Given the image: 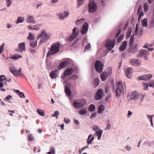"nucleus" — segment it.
Segmentation results:
<instances>
[{
  "instance_id": "f257e3e1",
  "label": "nucleus",
  "mask_w": 154,
  "mask_h": 154,
  "mask_svg": "<svg viewBox=\"0 0 154 154\" xmlns=\"http://www.w3.org/2000/svg\"><path fill=\"white\" fill-rule=\"evenodd\" d=\"M51 36L50 34L48 33L45 30H43L40 34H38L37 37V40L41 38L40 43H41L46 42L49 39Z\"/></svg>"
},
{
  "instance_id": "f03ea898",
  "label": "nucleus",
  "mask_w": 154,
  "mask_h": 154,
  "mask_svg": "<svg viewBox=\"0 0 154 154\" xmlns=\"http://www.w3.org/2000/svg\"><path fill=\"white\" fill-rule=\"evenodd\" d=\"M60 46L59 42H57L53 44L51 46L50 50L47 54V56L56 54L59 51Z\"/></svg>"
},
{
  "instance_id": "7ed1b4c3",
  "label": "nucleus",
  "mask_w": 154,
  "mask_h": 154,
  "mask_svg": "<svg viewBox=\"0 0 154 154\" xmlns=\"http://www.w3.org/2000/svg\"><path fill=\"white\" fill-rule=\"evenodd\" d=\"M79 33V29L76 28H74L72 30V34L66 39V41L68 42L74 40L77 36Z\"/></svg>"
},
{
  "instance_id": "20e7f679",
  "label": "nucleus",
  "mask_w": 154,
  "mask_h": 154,
  "mask_svg": "<svg viewBox=\"0 0 154 154\" xmlns=\"http://www.w3.org/2000/svg\"><path fill=\"white\" fill-rule=\"evenodd\" d=\"M86 103V101L83 99H81L80 100H74L73 102L74 106L78 109L84 106Z\"/></svg>"
},
{
  "instance_id": "39448f33",
  "label": "nucleus",
  "mask_w": 154,
  "mask_h": 154,
  "mask_svg": "<svg viewBox=\"0 0 154 154\" xmlns=\"http://www.w3.org/2000/svg\"><path fill=\"white\" fill-rule=\"evenodd\" d=\"M116 87L117 88L116 91V96H120L122 92L124 91L122 82L121 81L118 82L116 85Z\"/></svg>"
},
{
  "instance_id": "423d86ee",
  "label": "nucleus",
  "mask_w": 154,
  "mask_h": 154,
  "mask_svg": "<svg viewBox=\"0 0 154 154\" xmlns=\"http://www.w3.org/2000/svg\"><path fill=\"white\" fill-rule=\"evenodd\" d=\"M149 55V53L147 50L144 49H141L140 50L138 54V57H144V59L146 60H148L147 56Z\"/></svg>"
},
{
  "instance_id": "0eeeda50",
  "label": "nucleus",
  "mask_w": 154,
  "mask_h": 154,
  "mask_svg": "<svg viewBox=\"0 0 154 154\" xmlns=\"http://www.w3.org/2000/svg\"><path fill=\"white\" fill-rule=\"evenodd\" d=\"M103 64L101 62L97 60L95 63V68L97 71L100 73L103 70Z\"/></svg>"
},
{
  "instance_id": "6e6552de",
  "label": "nucleus",
  "mask_w": 154,
  "mask_h": 154,
  "mask_svg": "<svg viewBox=\"0 0 154 154\" xmlns=\"http://www.w3.org/2000/svg\"><path fill=\"white\" fill-rule=\"evenodd\" d=\"M88 7L89 13H94L96 10L97 6L94 3V0H90Z\"/></svg>"
},
{
  "instance_id": "1a4fd4ad",
  "label": "nucleus",
  "mask_w": 154,
  "mask_h": 154,
  "mask_svg": "<svg viewBox=\"0 0 154 154\" xmlns=\"http://www.w3.org/2000/svg\"><path fill=\"white\" fill-rule=\"evenodd\" d=\"M116 42V40L115 39L111 40H107L105 45V47L108 48L109 49L111 50L114 47Z\"/></svg>"
},
{
  "instance_id": "9d476101",
  "label": "nucleus",
  "mask_w": 154,
  "mask_h": 154,
  "mask_svg": "<svg viewBox=\"0 0 154 154\" xmlns=\"http://www.w3.org/2000/svg\"><path fill=\"white\" fill-rule=\"evenodd\" d=\"M71 60L69 59H67L64 61L62 62L58 66V68L59 69H61L65 67L68 66L69 65Z\"/></svg>"
},
{
  "instance_id": "9b49d317",
  "label": "nucleus",
  "mask_w": 154,
  "mask_h": 154,
  "mask_svg": "<svg viewBox=\"0 0 154 154\" xmlns=\"http://www.w3.org/2000/svg\"><path fill=\"white\" fill-rule=\"evenodd\" d=\"M103 96V91L102 89H98L94 96L96 100H98L101 99Z\"/></svg>"
},
{
  "instance_id": "f8f14e48",
  "label": "nucleus",
  "mask_w": 154,
  "mask_h": 154,
  "mask_svg": "<svg viewBox=\"0 0 154 154\" xmlns=\"http://www.w3.org/2000/svg\"><path fill=\"white\" fill-rule=\"evenodd\" d=\"M108 73L106 72H103L100 75V78L102 81H105L108 78L109 75L112 73V69L110 68L108 69Z\"/></svg>"
},
{
  "instance_id": "ddd939ff",
  "label": "nucleus",
  "mask_w": 154,
  "mask_h": 154,
  "mask_svg": "<svg viewBox=\"0 0 154 154\" xmlns=\"http://www.w3.org/2000/svg\"><path fill=\"white\" fill-rule=\"evenodd\" d=\"M129 64L132 65L138 66L140 65L141 62L138 59L131 58L129 60Z\"/></svg>"
},
{
  "instance_id": "4468645a",
  "label": "nucleus",
  "mask_w": 154,
  "mask_h": 154,
  "mask_svg": "<svg viewBox=\"0 0 154 154\" xmlns=\"http://www.w3.org/2000/svg\"><path fill=\"white\" fill-rule=\"evenodd\" d=\"M50 77L52 79L56 78L59 75V72L58 69H56L52 71L49 74Z\"/></svg>"
},
{
  "instance_id": "2eb2a0df",
  "label": "nucleus",
  "mask_w": 154,
  "mask_h": 154,
  "mask_svg": "<svg viewBox=\"0 0 154 154\" xmlns=\"http://www.w3.org/2000/svg\"><path fill=\"white\" fill-rule=\"evenodd\" d=\"M152 77V75L151 74H145L137 78L138 80H147L151 79Z\"/></svg>"
},
{
  "instance_id": "dca6fc26",
  "label": "nucleus",
  "mask_w": 154,
  "mask_h": 154,
  "mask_svg": "<svg viewBox=\"0 0 154 154\" xmlns=\"http://www.w3.org/2000/svg\"><path fill=\"white\" fill-rule=\"evenodd\" d=\"M18 49L17 51L19 52H22L23 51H25V42H22L18 44Z\"/></svg>"
},
{
  "instance_id": "f3484780",
  "label": "nucleus",
  "mask_w": 154,
  "mask_h": 154,
  "mask_svg": "<svg viewBox=\"0 0 154 154\" xmlns=\"http://www.w3.org/2000/svg\"><path fill=\"white\" fill-rule=\"evenodd\" d=\"M73 72V69L72 68H67L64 72V76L63 78V79H65V76L70 75Z\"/></svg>"
},
{
  "instance_id": "a211bd4d",
  "label": "nucleus",
  "mask_w": 154,
  "mask_h": 154,
  "mask_svg": "<svg viewBox=\"0 0 154 154\" xmlns=\"http://www.w3.org/2000/svg\"><path fill=\"white\" fill-rule=\"evenodd\" d=\"M88 28V25L87 22H85L82 26V29L81 30V32L82 35L86 33Z\"/></svg>"
},
{
  "instance_id": "6ab92c4d",
  "label": "nucleus",
  "mask_w": 154,
  "mask_h": 154,
  "mask_svg": "<svg viewBox=\"0 0 154 154\" xmlns=\"http://www.w3.org/2000/svg\"><path fill=\"white\" fill-rule=\"evenodd\" d=\"M10 72H11L15 76L19 75L21 72V69L19 70L15 68H10Z\"/></svg>"
},
{
  "instance_id": "aec40b11",
  "label": "nucleus",
  "mask_w": 154,
  "mask_h": 154,
  "mask_svg": "<svg viewBox=\"0 0 154 154\" xmlns=\"http://www.w3.org/2000/svg\"><path fill=\"white\" fill-rule=\"evenodd\" d=\"M132 72V69L131 68H129L127 69L125 71V75L127 77L131 79Z\"/></svg>"
},
{
  "instance_id": "412c9836",
  "label": "nucleus",
  "mask_w": 154,
  "mask_h": 154,
  "mask_svg": "<svg viewBox=\"0 0 154 154\" xmlns=\"http://www.w3.org/2000/svg\"><path fill=\"white\" fill-rule=\"evenodd\" d=\"M127 45V42L124 41L120 45L119 50L121 51H123L125 50Z\"/></svg>"
},
{
  "instance_id": "4be33fe9",
  "label": "nucleus",
  "mask_w": 154,
  "mask_h": 154,
  "mask_svg": "<svg viewBox=\"0 0 154 154\" xmlns=\"http://www.w3.org/2000/svg\"><path fill=\"white\" fill-rule=\"evenodd\" d=\"M68 15V13L66 11H64L63 13L60 14L59 16V18L60 20H63Z\"/></svg>"
},
{
  "instance_id": "5701e85b",
  "label": "nucleus",
  "mask_w": 154,
  "mask_h": 154,
  "mask_svg": "<svg viewBox=\"0 0 154 154\" xmlns=\"http://www.w3.org/2000/svg\"><path fill=\"white\" fill-rule=\"evenodd\" d=\"M137 91H133L131 93V94L130 95V97L132 99H134V100H136L137 99Z\"/></svg>"
},
{
  "instance_id": "b1692460",
  "label": "nucleus",
  "mask_w": 154,
  "mask_h": 154,
  "mask_svg": "<svg viewBox=\"0 0 154 154\" xmlns=\"http://www.w3.org/2000/svg\"><path fill=\"white\" fill-rule=\"evenodd\" d=\"M26 21L28 22L31 23H35V21L34 19L33 16L31 15H29L28 16L26 19Z\"/></svg>"
},
{
  "instance_id": "393cba45",
  "label": "nucleus",
  "mask_w": 154,
  "mask_h": 154,
  "mask_svg": "<svg viewBox=\"0 0 154 154\" xmlns=\"http://www.w3.org/2000/svg\"><path fill=\"white\" fill-rule=\"evenodd\" d=\"M138 49V48L137 46H136L134 47L131 48L128 50V51L131 53L135 54L137 52Z\"/></svg>"
},
{
  "instance_id": "a878e982",
  "label": "nucleus",
  "mask_w": 154,
  "mask_h": 154,
  "mask_svg": "<svg viewBox=\"0 0 154 154\" xmlns=\"http://www.w3.org/2000/svg\"><path fill=\"white\" fill-rule=\"evenodd\" d=\"M22 56L18 54H15L14 55H11L10 57V59H12L13 60H17L19 58H22Z\"/></svg>"
},
{
  "instance_id": "bb28decb",
  "label": "nucleus",
  "mask_w": 154,
  "mask_h": 154,
  "mask_svg": "<svg viewBox=\"0 0 154 154\" xmlns=\"http://www.w3.org/2000/svg\"><path fill=\"white\" fill-rule=\"evenodd\" d=\"M154 27V17L152 18L149 23V28H152Z\"/></svg>"
},
{
  "instance_id": "cd10ccee",
  "label": "nucleus",
  "mask_w": 154,
  "mask_h": 154,
  "mask_svg": "<svg viewBox=\"0 0 154 154\" xmlns=\"http://www.w3.org/2000/svg\"><path fill=\"white\" fill-rule=\"evenodd\" d=\"M5 80V77L4 75H0V87L2 88L4 86L2 81Z\"/></svg>"
},
{
  "instance_id": "c85d7f7f",
  "label": "nucleus",
  "mask_w": 154,
  "mask_h": 154,
  "mask_svg": "<svg viewBox=\"0 0 154 154\" xmlns=\"http://www.w3.org/2000/svg\"><path fill=\"white\" fill-rule=\"evenodd\" d=\"M94 137L92 136V134H90L88 137L87 143L88 144H91V141L94 139Z\"/></svg>"
},
{
  "instance_id": "c756f323",
  "label": "nucleus",
  "mask_w": 154,
  "mask_h": 154,
  "mask_svg": "<svg viewBox=\"0 0 154 154\" xmlns=\"http://www.w3.org/2000/svg\"><path fill=\"white\" fill-rule=\"evenodd\" d=\"M104 110V106L103 105H100L98 107L97 111L99 113H101L102 111Z\"/></svg>"
},
{
  "instance_id": "7c9ffc66",
  "label": "nucleus",
  "mask_w": 154,
  "mask_h": 154,
  "mask_svg": "<svg viewBox=\"0 0 154 154\" xmlns=\"http://www.w3.org/2000/svg\"><path fill=\"white\" fill-rule=\"evenodd\" d=\"M102 133V131L101 130H99V131L96 132L95 134L98 136L97 137L98 140H99L100 139Z\"/></svg>"
},
{
  "instance_id": "2f4dec72",
  "label": "nucleus",
  "mask_w": 154,
  "mask_h": 154,
  "mask_svg": "<svg viewBox=\"0 0 154 154\" xmlns=\"http://www.w3.org/2000/svg\"><path fill=\"white\" fill-rule=\"evenodd\" d=\"M94 87H96L98 86L99 84V80L98 78H95L94 79Z\"/></svg>"
},
{
  "instance_id": "473e14b6",
  "label": "nucleus",
  "mask_w": 154,
  "mask_h": 154,
  "mask_svg": "<svg viewBox=\"0 0 154 154\" xmlns=\"http://www.w3.org/2000/svg\"><path fill=\"white\" fill-rule=\"evenodd\" d=\"M147 20L146 18H145L142 20V23L143 27H146L147 26Z\"/></svg>"
},
{
  "instance_id": "72a5a7b5",
  "label": "nucleus",
  "mask_w": 154,
  "mask_h": 154,
  "mask_svg": "<svg viewBox=\"0 0 154 154\" xmlns=\"http://www.w3.org/2000/svg\"><path fill=\"white\" fill-rule=\"evenodd\" d=\"M25 19L22 17H19L17 19V23H22L24 21Z\"/></svg>"
},
{
  "instance_id": "f704fd0d",
  "label": "nucleus",
  "mask_w": 154,
  "mask_h": 154,
  "mask_svg": "<svg viewBox=\"0 0 154 154\" xmlns=\"http://www.w3.org/2000/svg\"><path fill=\"white\" fill-rule=\"evenodd\" d=\"M27 38L29 40H35V38L32 33H29V36Z\"/></svg>"
},
{
  "instance_id": "c9c22d12",
  "label": "nucleus",
  "mask_w": 154,
  "mask_h": 154,
  "mask_svg": "<svg viewBox=\"0 0 154 154\" xmlns=\"http://www.w3.org/2000/svg\"><path fill=\"white\" fill-rule=\"evenodd\" d=\"M95 109V105L94 104H91L89 106L88 110L89 111L92 112Z\"/></svg>"
},
{
  "instance_id": "e433bc0d",
  "label": "nucleus",
  "mask_w": 154,
  "mask_h": 154,
  "mask_svg": "<svg viewBox=\"0 0 154 154\" xmlns=\"http://www.w3.org/2000/svg\"><path fill=\"white\" fill-rule=\"evenodd\" d=\"M87 112L86 109H82L79 111V113L81 115H84Z\"/></svg>"
},
{
  "instance_id": "4c0bfd02",
  "label": "nucleus",
  "mask_w": 154,
  "mask_h": 154,
  "mask_svg": "<svg viewBox=\"0 0 154 154\" xmlns=\"http://www.w3.org/2000/svg\"><path fill=\"white\" fill-rule=\"evenodd\" d=\"M144 95L142 94H137V98L140 99V101H142L144 98Z\"/></svg>"
},
{
  "instance_id": "58836bf2",
  "label": "nucleus",
  "mask_w": 154,
  "mask_h": 154,
  "mask_svg": "<svg viewBox=\"0 0 154 154\" xmlns=\"http://www.w3.org/2000/svg\"><path fill=\"white\" fill-rule=\"evenodd\" d=\"M37 111L38 113L41 116H45V113L44 111L42 110L37 109Z\"/></svg>"
},
{
  "instance_id": "ea45409f",
  "label": "nucleus",
  "mask_w": 154,
  "mask_h": 154,
  "mask_svg": "<svg viewBox=\"0 0 154 154\" xmlns=\"http://www.w3.org/2000/svg\"><path fill=\"white\" fill-rule=\"evenodd\" d=\"M37 41L33 42L32 41L30 42V45L32 48H34L37 45Z\"/></svg>"
},
{
  "instance_id": "a19ab883",
  "label": "nucleus",
  "mask_w": 154,
  "mask_h": 154,
  "mask_svg": "<svg viewBox=\"0 0 154 154\" xmlns=\"http://www.w3.org/2000/svg\"><path fill=\"white\" fill-rule=\"evenodd\" d=\"M144 11L145 12H147L148 10V5L146 3L144 4L143 5Z\"/></svg>"
},
{
  "instance_id": "79ce46f5",
  "label": "nucleus",
  "mask_w": 154,
  "mask_h": 154,
  "mask_svg": "<svg viewBox=\"0 0 154 154\" xmlns=\"http://www.w3.org/2000/svg\"><path fill=\"white\" fill-rule=\"evenodd\" d=\"M85 21L84 19H82L80 20H77L76 23L77 25H79L82 23L83 21Z\"/></svg>"
},
{
  "instance_id": "37998d69",
  "label": "nucleus",
  "mask_w": 154,
  "mask_h": 154,
  "mask_svg": "<svg viewBox=\"0 0 154 154\" xmlns=\"http://www.w3.org/2000/svg\"><path fill=\"white\" fill-rule=\"evenodd\" d=\"M65 91L66 94L68 95H70L71 94V92L69 88L66 87L65 88Z\"/></svg>"
},
{
  "instance_id": "c03bdc74",
  "label": "nucleus",
  "mask_w": 154,
  "mask_h": 154,
  "mask_svg": "<svg viewBox=\"0 0 154 154\" xmlns=\"http://www.w3.org/2000/svg\"><path fill=\"white\" fill-rule=\"evenodd\" d=\"M134 42V38L132 37H131L130 38L129 45L130 47H131L133 45V44Z\"/></svg>"
},
{
  "instance_id": "a18cd8bd",
  "label": "nucleus",
  "mask_w": 154,
  "mask_h": 154,
  "mask_svg": "<svg viewBox=\"0 0 154 154\" xmlns=\"http://www.w3.org/2000/svg\"><path fill=\"white\" fill-rule=\"evenodd\" d=\"M143 85L144 87V90H147L148 88V84L147 83L145 82H143Z\"/></svg>"
},
{
  "instance_id": "49530a36",
  "label": "nucleus",
  "mask_w": 154,
  "mask_h": 154,
  "mask_svg": "<svg viewBox=\"0 0 154 154\" xmlns=\"http://www.w3.org/2000/svg\"><path fill=\"white\" fill-rule=\"evenodd\" d=\"M124 35H121L118 38L117 42H118L120 43L121 41L122 40L123 38Z\"/></svg>"
},
{
  "instance_id": "de8ad7c7",
  "label": "nucleus",
  "mask_w": 154,
  "mask_h": 154,
  "mask_svg": "<svg viewBox=\"0 0 154 154\" xmlns=\"http://www.w3.org/2000/svg\"><path fill=\"white\" fill-rule=\"evenodd\" d=\"M59 114L58 111H55L54 112V114L52 115V116L53 117L56 116L57 119L58 118V116L59 115Z\"/></svg>"
},
{
  "instance_id": "09e8293b",
  "label": "nucleus",
  "mask_w": 154,
  "mask_h": 154,
  "mask_svg": "<svg viewBox=\"0 0 154 154\" xmlns=\"http://www.w3.org/2000/svg\"><path fill=\"white\" fill-rule=\"evenodd\" d=\"M50 152L52 154H54L55 153V149L54 147H51L50 149Z\"/></svg>"
},
{
  "instance_id": "8fccbe9b",
  "label": "nucleus",
  "mask_w": 154,
  "mask_h": 154,
  "mask_svg": "<svg viewBox=\"0 0 154 154\" xmlns=\"http://www.w3.org/2000/svg\"><path fill=\"white\" fill-rule=\"evenodd\" d=\"M28 137L29 140L30 141H32L34 140V137L32 134L29 135Z\"/></svg>"
},
{
  "instance_id": "3c124183",
  "label": "nucleus",
  "mask_w": 154,
  "mask_h": 154,
  "mask_svg": "<svg viewBox=\"0 0 154 154\" xmlns=\"http://www.w3.org/2000/svg\"><path fill=\"white\" fill-rule=\"evenodd\" d=\"M28 28L29 29H35L36 30H38L40 29V28L39 27H35V28H32V27L31 26H28Z\"/></svg>"
},
{
  "instance_id": "603ef678",
  "label": "nucleus",
  "mask_w": 154,
  "mask_h": 154,
  "mask_svg": "<svg viewBox=\"0 0 154 154\" xmlns=\"http://www.w3.org/2000/svg\"><path fill=\"white\" fill-rule=\"evenodd\" d=\"M84 0H78V4L79 6H80L82 5L84 2Z\"/></svg>"
},
{
  "instance_id": "864d4df0",
  "label": "nucleus",
  "mask_w": 154,
  "mask_h": 154,
  "mask_svg": "<svg viewBox=\"0 0 154 154\" xmlns=\"http://www.w3.org/2000/svg\"><path fill=\"white\" fill-rule=\"evenodd\" d=\"M111 127V124H109V120L108 123L107 124V126L105 130H109Z\"/></svg>"
},
{
  "instance_id": "5fc2aeb1",
  "label": "nucleus",
  "mask_w": 154,
  "mask_h": 154,
  "mask_svg": "<svg viewBox=\"0 0 154 154\" xmlns=\"http://www.w3.org/2000/svg\"><path fill=\"white\" fill-rule=\"evenodd\" d=\"M92 129L94 131H96L99 129V127L97 125H94L92 127Z\"/></svg>"
},
{
  "instance_id": "6e6d98bb",
  "label": "nucleus",
  "mask_w": 154,
  "mask_h": 154,
  "mask_svg": "<svg viewBox=\"0 0 154 154\" xmlns=\"http://www.w3.org/2000/svg\"><path fill=\"white\" fill-rule=\"evenodd\" d=\"M18 95L21 98H22L24 97L25 98V97L23 93L21 92H20L18 94Z\"/></svg>"
},
{
  "instance_id": "4d7b16f0",
  "label": "nucleus",
  "mask_w": 154,
  "mask_h": 154,
  "mask_svg": "<svg viewBox=\"0 0 154 154\" xmlns=\"http://www.w3.org/2000/svg\"><path fill=\"white\" fill-rule=\"evenodd\" d=\"M142 9V6L141 5H140L138 8L137 12V14H138L140 11Z\"/></svg>"
},
{
  "instance_id": "13d9d810",
  "label": "nucleus",
  "mask_w": 154,
  "mask_h": 154,
  "mask_svg": "<svg viewBox=\"0 0 154 154\" xmlns=\"http://www.w3.org/2000/svg\"><path fill=\"white\" fill-rule=\"evenodd\" d=\"M139 14V15L138 18L139 21L141 17L144 15V13L143 11H140Z\"/></svg>"
},
{
  "instance_id": "bf43d9fd",
  "label": "nucleus",
  "mask_w": 154,
  "mask_h": 154,
  "mask_svg": "<svg viewBox=\"0 0 154 154\" xmlns=\"http://www.w3.org/2000/svg\"><path fill=\"white\" fill-rule=\"evenodd\" d=\"M4 45V44H3L2 45L0 46V54L2 53L4 49L3 46Z\"/></svg>"
},
{
  "instance_id": "052dcab7",
  "label": "nucleus",
  "mask_w": 154,
  "mask_h": 154,
  "mask_svg": "<svg viewBox=\"0 0 154 154\" xmlns=\"http://www.w3.org/2000/svg\"><path fill=\"white\" fill-rule=\"evenodd\" d=\"M91 47L90 43H88L85 47V50L89 49V48Z\"/></svg>"
},
{
  "instance_id": "680f3d73",
  "label": "nucleus",
  "mask_w": 154,
  "mask_h": 154,
  "mask_svg": "<svg viewBox=\"0 0 154 154\" xmlns=\"http://www.w3.org/2000/svg\"><path fill=\"white\" fill-rule=\"evenodd\" d=\"M78 78V76L76 75H74L70 77V79H76Z\"/></svg>"
},
{
  "instance_id": "e2e57ef3",
  "label": "nucleus",
  "mask_w": 154,
  "mask_h": 154,
  "mask_svg": "<svg viewBox=\"0 0 154 154\" xmlns=\"http://www.w3.org/2000/svg\"><path fill=\"white\" fill-rule=\"evenodd\" d=\"M121 32V30H119L117 31V33L116 34V38H117L119 36V35L120 34Z\"/></svg>"
},
{
  "instance_id": "0e129e2a",
  "label": "nucleus",
  "mask_w": 154,
  "mask_h": 154,
  "mask_svg": "<svg viewBox=\"0 0 154 154\" xmlns=\"http://www.w3.org/2000/svg\"><path fill=\"white\" fill-rule=\"evenodd\" d=\"M96 115V113L92 114L90 116V118H92L93 117H95Z\"/></svg>"
},
{
  "instance_id": "69168bd1",
  "label": "nucleus",
  "mask_w": 154,
  "mask_h": 154,
  "mask_svg": "<svg viewBox=\"0 0 154 154\" xmlns=\"http://www.w3.org/2000/svg\"><path fill=\"white\" fill-rule=\"evenodd\" d=\"M74 123L76 125H78L79 123V122L78 120L75 119L74 120Z\"/></svg>"
},
{
  "instance_id": "338daca9",
  "label": "nucleus",
  "mask_w": 154,
  "mask_h": 154,
  "mask_svg": "<svg viewBox=\"0 0 154 154\" xmlns=\"http://www.w3.org/2000/svg\"><path fill=\"white\" fill-rule=\"evenodd\" d=\"M29 50L30 51V52L32 54H34L35 52V50L31 49V48H30L29 49Z\"/></svg>"
},
{
  "instance_id": "774afa93",
  "label": "nucleus",
  "mask_w": 154,
  "mask_h": 154,
  "mask_svg": "<svg viewBox=\"0 0 154 154\" xmlns=\"http://www.w3.org/2000/svg\"><path fill=\"white\" fill-rule=\"evenodd\" d=\"M149 87H154V80L152 81V83H151L149 84Z\"/></svg>"
}]
</instances>
